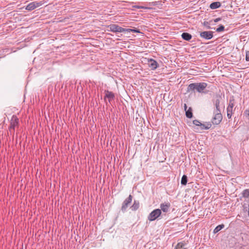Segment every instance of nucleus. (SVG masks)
Returning a JSON list of instances; mask_svg holds the SVG:
<instances>
[{
  "instance_id": "ddd939ff",
  "label": "nucleus",
  "mask_w": 249,
  "mask_h": 249,
  "mask_svg": "<svg viewBox=\"0 0 249 249\" xmlns=\"http://www.w3.org/2000/svg\"><path fill=\"white\" fill-rule=\"evenodd\" d=\"M18 123L19 120L18 118L16 115H13L12 117L9 127H10V128H15L16 126L18 125Z\"/></svg>"
},
{
  "instance_id": "7c9ffc66",
  "label": "nucleus",
  "mask_w": 249,
  "mask_h": 249,
  "mask_svg": "<svg viewBox=\"0 0 249 249\" xmlns=\"http://www.w3.org/2000/svg\"><path fill=\"white\" fill-rule=\"evenodd\" d=\"M245 115L246 116L249 117V110H246L245 112Z\"/></svg>"
},
{
  "instance_id": "5701e85b",
  "label": "nucleus",
  "mask_w": 249,
  "mask_h": 249,
  "mask_svg": "<svg viewBox=\"0 0 249 249\" xmlns=\"http://www.w3.org/2000/svg\"><path fill=\"white\" fill-rule=\"evenodd\" d=\"M212 22V20H210L209 21H204L203 22V25L204 26H205L207 29H211L212 28L210 26V24H211V23Z\"/></svg>"
},
{
  "instance_id": "f257e3e1",
  "label": "nucleus",
  "mask_w": 249,
  "mask_h": 249,
  "mask_svg": "<svg viewBox=\"0 0 249 249\" xmlns=\"http://www.w3.org/2000/svg\"><path fill=\"white\" fill-rule=\"evenodd\" d=\"M221 97L220 95H216V99L213 101V105L215 108L213 110V117L212 118L211 122L214 125L219 124L222 121L223 116L221 114L222 110L224 108V106L220 104Z\"/></svg>"
},
{
  "instance_id": "dca6fc26",
  "label": "nucleus",
  "mask_w": 249,
  "mask_h": 249,
  "mask_svg": "<svg viewBox=\"0 0 249 249\" xmlns=\"http://www.w3.org/2000/svg\"><path fill=\"white\" fill-rule=\"evenodd\" d=\"M221 6V3L219 1L213 2L210 5V8L212 9H215L219 8Z\"/></svg>"
},
{
  "instance_id": "2f4dec72",
  "label": "nucleus",
  "mask_w": 249,
  "mask_h": 249,
  "mask_svg": "<svg viewBox=\"0 0 249 249\" xmlns=\"http://www.w3.org/2000/svg\"><path fill=\"white\" fill-rule=\"evenodd\" d=\"M183 107H184V109L185 111H186L187 109V105L186 104H184Z\"/></svg>"
},
{
  "instance_id": "9d476101",
  "label": "nucleus",
  "mask_w": 249,
  "mask_h": 249,
  "mask_svg": "<svg viewBox=\"0 0 249 249\" xmlns=\"http://www.w3.org/2000/svg\"><path fill=\"white\" fill-rule=\"evenodd\" d=\"M157 5V1H153L151 2H149L145 4V6H139V5H135L133 6L134 8L137 9H151V8L150 6H155Z\"/></svg>"
},
{
  "instance_id": "0eeeda50",
  "label": "nucleus",
  "mask_w": 249,
  "mask_h": 249,
  "mask_svg": "<svg viewBox=\"0 0 249 249\" xmlns=\"http://www.w3.org/2000/svg\"><path fill=\"white\" fill-rule=\"evenodd\" d=\"M214 32L213 31H203L200 32V36L205 40H210L213 36Z\"/></svg>"
},
{
  "instance_id": "7ed1b4c3",
  "label": "nucleus",
  "mask_w": 249,
  "mask_h": 249,
  "mask_svg": "<svg viewBox=\"0 0 249 249\" xmlns=\"http://www.w3.org/2000/svg\"><path fill=\"white\" fill-rule=\"evenodd\" d=\"M161 214V210L160 209H156L152 211L148 216V219L152 221L159 218Z\"/></svg>"
},
{
  "instance_id": "a878e982",
  "label": "nucleus",
  "mask_w": 249,
  "mask_h": 249,
  "mask_svg": "<svg viewBox=\"0 0 249 249\" xmlns=\"http://www.w3.org/2000/svg\"><path fill=\"white\" fill-rule=\"evenodd\" d=\"M9 131L11 135H14L15 131V128H10V127H9Z\"/></svg>"
},
{
  "instance_id": "aec40b11",
  "label": "nucleus",
  "mask_w": 249,
  "mask_h": 249,
  "mask_svg": "<svg viewBox=\"0 0 249 249\" xmlns=\"http://www.w3.org/2000/svg\"><path fill=\"white\" fill-rule=\"evenodd\" d=\"M212 126V124L210 122L206 123V124H202V125L201 126V129H209Z\"/></svg>"
},
{
  "instance_id": "4468645a",
  "label": "nucleus",
  "mask_w": 249,
  "mask_h": 249,
  "mask_svg": "<svg viewBox=\"0 0 249 249\" xmlns=\"http://www.w3.org/2000/svg\"><path fill=\"white\" fill-rule=\"evenodd\" d=\"M139 201L134 200L133 205L130 207V209L132 211H136L139 208Z\"/></svg>"
},
{
  "instance_id": "423d86ee",
  "label": "nucleus",
  "mask_w": 249,
  "mask_h": 249,
  "mask_svg": "<svg viewBox=\"0 0 249 249\" xmlns=\"http://www.w3.org/2000/svg\"><path fill=\"white\" fill-rule=\"evenodd\" d=\"M42 1H33L29 3L25 7V9L28 11H32L35 8L41 6L43 4Z\"/></svg>"
},
{
  "instance_id": "f03ea898",
  "label": "nucleus",
  "mask_w": 249,
  "mask_h": 249,
  "mask_svg": "<svg viewBox=\"0 0 249 249\" xmlns=\"http://www.w3.org/2000/svg\"><path fill=\"white\" fill-rule=\"evenodd\" d=\"M207 83L204 82L192 83L188 85L187 88V92H194L196 90L199 93H208V91H205L207 87Z\"/></svg>"
},
{
  "instance_id": "39448f33",
  "label": "nucleus",
  "mask_w": 249,
  "mask_h": 249,
  "mask_svg": "<svg viewBox=\"0 0 249 249\" xmlns=\"http://www.w3.org/2000/svg\"><path fill=\"white\" fill-rule=\"evenodd\" d=\"M234 106V99L232 98V99H230L228 106L227 108V117L229 119H231V117Z\"/></svg>"
},
{
  "instance_id": "393cba45",
  "label": "nucleus",
  "mask_w": 249,
  "mask_h": 249,
  "mask_svg": "<svg viewBox=\"0 0 249 249\" xmlns=\"http://www.w3.org/2000/svg\"><path fill=\"white\" fill-rule=\"evenodd\" d=\"M193 123L196 126H201L202 125V124L199 122V121L197 120H195L193 121Z\"/></svg>"
},
{
  "instance_id": "bb28decb",
  "label": "nucleus",
  "mask_w": 249,
  "mask_h": 249,
  "mask_svg": "<svg viewBox=\"0 0 249 249\" xmlns=\"http://www.w3.org/2000/svg\"><path fill=\"white\" fill-rule=\"evenodd\" d=\"M246 60L249 61V51H246Z\"/></svg>"
},
{
  "instance_id": "4be33fe9",
  "label": "nucleus",
  "mask_w": 249,
  "mask_h": 249,
  "mask_svg": "<svg viewBox=\"0 0 249 249\" xmlns=\"http://www.w3.org/2000/svg\"><path fill=\"white\" fill-rule=\"evenodd\" d=\"M224 227V224L219 225L216 226L213 230V233H216L219 231L221 230H222Z\"/></svg>"
},
{
  "instance_id": "c85d7f7f",
  "label": "nucleus",
  "mask_w": 249,
  "mask_h": 249,
  "mask_svg": "<svg viewBox=\"0 0 249 249\" xmlns=\"http://www.w3.org/2000/svg\"><path fill=\"white\" fill-rule=\"evenodd\" d=\"M124 32H132V29H125L124 28Z\"/></svg>"
},
{
  "instance_id": "412c9836",
  "label": "nucleus",
  "mask_w": 249,
  "mask_h": 249,
  "mask_svg": "<svg viewBox=\"0 0 249 249\" xmlns=\"http://www.w3.org/2000/svg\"><path fill=\"white\" fill-rule=\"evenodd\" d=\"M188 181V178L186 175H183L181 179V184L182 185H186Z\"/></svg>"
},
{
  "instance_id": "a211bd4d",
  "label": "nucleus",
  "mask_w": 249,
  "mask_h": 249,
  "mask_svg": "<svg viewBox=\"0 0 249 249\" xmlns=\"http://www.w3.org/2000/svg\"><path fill=\"white\" fill-rule=\"evenodd\" d=\"M242 196L245 198H249V189L244 190L241 193Z\"/></svg>"
},
{
  "instance_id": "6e6552de",
  "label": "nucleus",
  "mask_w": 249,
  "mask_h": 249,
  "mask_svg": "<svg viewBox=\"0 0 249 249\" xmlns=\"http://www.w3.org/2000/svg\"><path fill=\"white\" fill-rule=\"evenodd\" d=\"M109 31L114 33H122L124 32V28L119 26L116 24H110L108 26Z\"/></svg>"
},
{
  "instance_id": "b1692460",
  "label": "nucleus",
  "mask_w": 249,
  "mask_h": 249,
  "mask_svg": "<svg viewBox=\"0 0 249 249\" xmlns=\"http://www.w3.org/2000/svg\"><path fill=\"white\" fill-rule=\"evenodd\" d=\"M225 30V27L223 25H220L219 27L216 28V31L218 33L223 32Z\"/></svg>"
},
{
  "instance_id": "1a4fd4ad",
  "label": "nucleus",
  "mask_w": 249,
  "mask_h": 249,
  "mask_svg": "<svg viewBox=\"0 0 249 249\" xmlns=\"http://www.w3.org/2000/svg\"><path fill=\"white\" fill-rule=\"evenodd\" d=\"M105 95L104 96V100L106 101V99H108V102L111 103V101L115 99V94L112 92L108 90H105Z\"/></svg>"
},
{
  "instance_id": "f8f14e48",
  "label": "nucleus",
  "mask_w": 249,
  "mask_h": 249,
  "mask_svg": "<svg viewBox=\"0 0 249 249\" xmlns=\"http://www.w3.org/2000/svg\"><path fill=\"white\" fill-rule=\"evenodd\" d=\"M171 207V204L169 202L162 203L160 204V208L161 212L166 213L169 211V208Z\"/></svg>"
},
{
  "instance_id": "2eb2a0df",
  "label": "nucleus",
  "mask_w": 249,
  "mask_h": 249,
  "mask_svg": "<svg viewBox=\"0 0 249 249\" xmlns=\"http://www.w3.org/2000/svg\"><path fill=\"white\" fill-rule=\"evenodd\" d=\"M181 37L183 39L186 41H190L192 38V35L186 32L183 33L181 35Z\"/></svg>"
},
{
  "instance_id": "f3484780",
  "label": "nucleus",
  "mask_w": 249,
  "mask_h": 249,
  "mask_svg": "<svg viewBox=\"0 0 249 249\" xmlns=\"http://www.w3.org/2000/svg\"><path fill=\"white\" fill-rule=\"evenodd\" d=\"M187 245V243L183 241L179 242L176 245L175 249H185V246Z\"/></svg>"
},
{
  "instance_id": "cd10ccee",
  "label": "nucleus",
  "mask_w": 249,
  "mask_h": 249,
  "mask_svg": "<svg viewBox=\"0 0 249 249\" xmlns=\"http://www.w3.org/2000/svg\"><path fill=\"white\" fill-rule=\"evenodd\" d=\"M132 32L140 33V31L139 29L135 28V29H132Z\"/></svg>"
},
{
  "instance_id": "6ab92c4d",
  "label": "nucleus",
  "mask_w": 249,
  "mask_h": 249,
  "mask_svg": "<svg viewBox=\"0 0 249 249\" xmlns=\"http://www.w3.org/2000/svg\"><path fill=\"white\" fill-rule=\"evenodd\" d=\"M186 116L188 118H192L193 117L192 108L190 107L188 109L185 111Z\"/></svg>"
},
{
  "instance_id": "20e7f679",
  "label": "nucleus",
  "mask_w": 249,
  "mask_h": 249,
  "mask_svg": "<svg viewBox=\"0 0 249 249\" xmlns=\"http://www.w3.org/2000/svg\"><path fill=\"white\" fill-rule=\"evenodd\" d=\"M132 196L131 195H129V196L123 201L121 209L122 212L124 213L126 212L127 208L132 202Z\"/></svg>"
},
{
  "instance_id": "9b49d317",
  "label": "nucleus",
  "mask_w": 249,
  "mask_h": 249,
  "mask_svg": "<svg viewBox=\"0 0 249 249\" xmlns=\"http://www.w3.org/2000/svg\"><path fill=\"white\" fill-rule=\"evenodd\" d=\"M148 65L151 70H155L159 66L158 62L152 58L148 59Z\"/></svg>"
},
{
  "instance_id": "c756f323",
  "label": "nucleus",
  "mask_w": 249,
  "mask_h": 249,
  "mask_svg": "<svg viewBox=\"0 0 249 249\" xmlns=\"http://www.w3.org/2000/svg\"><path fill=\"white\" fill-rule=\"evenodd\" d=\"M221 20V18H217L214 19L213 20V21H214V22H218V21H220Z\"/></svg>"
}]
</instances>
